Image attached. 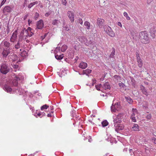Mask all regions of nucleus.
<instances>
[{"label": "nucleus", "instance_id": "nucleus-1", "mask_svg": "<svg viewBox=\"0 0 156 156\" xmlns=\"http://www.w3.org/2000/svg\"><path fill=\"white\" fill-rule=\"evenodd\" d=\"M24 79L23 75L22 74H19L18 75L14 76V79L12 81L7 82L5 84L3 89L7 93L10 94L16 93L20 95L23 94L24 91L21 88H18V87L14 88L12 86H17L18 85L19 81H22Z\"/></svg>", "mask_w": 156, "mask_h": 156}, {"label": "nucleus", "instance_id": "nucleus-2", "mask_svg": "<svg viewBox=\"0 0 156 156\" xmlns=\"http://www.w3.org/2000/svg\"><path fill=\"white\" fill-rule=\"evenodd\" d=\"M139 38L143 43L148 44L150 42L148 35L146 31H142L140 33Z\"/></svg>", "mask_w": 156, "mask_h": 156}, {"label": "nucleus", "instance_id": "nucleus-3", "mask_svg": "<svg viewBox=\"0 0 156 156\" xmlns=\"http://www.w3.org/2000/svg\"><path fill=\"white\" fill-rule=\"evenodd\" d=\"M20 36V37H22L23 38L24 40L26 41L27 43H29L30 42L29 38L30 37L28 35V32L26 30V29L24 28L21 31Z\"/></svg>", "mask_w": 156, "mask_h": 156}, {"label": "nucleus", "instance_id": "nucleus-4", "mask_svg": "<svg viewBox=\"0 0 156 156\" xmlns=\"http://www.w3.org/2000/svg\"><path fill=\"white\" fill-rule=\"evenodd\" d=\"M104 29L105 32L109 36L112 37H115V34L110 27L106 25L104 27Z\"/></svg>", "mask_w": 156, "mask_h": 156}, {"label": "nucleus", "instance_id": "nucleus-5", "mask_svg": "<svg viewBox=\"0 0 156 156\" xmlns=\"http://www.w3.org/2000/svg\"><path fill=\"white\" fill-rule=\"evenodd\" d=\"M9 70L10 69L5 62L2 64L0 69L1 73L4 74H6L9 71Z\"/></svg>", "mask_w": 156, "mask_h": 156}, {"label": "nucleus", "instance_id": "nucleus-6", "mask_svg": "<svg viewBox=\"0 0 156 156\" xmlns=\"http://www.w3.org/2000/svg\"><path fill=\"white\" fill-rule=\"evenodd\" d=\"M115 122H114V124L115 130L116 132H118L119 130H122L124 129V126L123 124L116 122L117 121L115 120Z\"/></svg>", "mask_w": 156, "mask_h": 156}, {"label": "nucleus", "instance_id": "nucleus-7", "mask_svg": "<svg viewBox=\"0 0 156 156\" xmlns=\"http://www.w3.org/2000/svg\"><path fill=\"white\" fill-rule=\"evenodd\" d=\"M111 109L112 112H114L119 110L120 109V103L119 102H117L114 105L113 104H112L111 106Z\"/></svg>", "mask_w": 156, "mask_h": 156}, {"label": "nucleus", "instance_id": "nucleus-8", "mask_svg": "<svg viewBox=\"0 0 156 156\" xmlns=\"http://www.w3.org/2000/svg\"><path fill=\"white\" fill-rule=\"evenodd\" d=\"M123 115L122 113H119L118 114L117 117L115 118L113 117V122H115V120L116 121V122H118L119 123H121L122 122L121 119L123 117Z\"/></svg>", "mask_w": 156, "mask_h": 156}, {"label": "nucleus", "instance_id": "nucleus-9", "mask_svg": "<svg viewBox=\"0 0 156 156\" xmlns=\"http://www.w3.org/2000/svg\"><path fill=\"white\" fill-rule=\"evenodd\" d=\"M12 10V8L9 6H6L4 8L3 12L5 14L11 12Z\"/></svg>", "mask_w": 156, "mask_h": 156}, {"label": "nucleus", "instance_id": "nucleus-10", "mask_svg": "<svg viewBox=\"0 0 156 156\" xmlns=\"http://www.w3.org/2000/svg\"><path fill=\"white\" fill-rule=\"evenodd\" d=\"M44 26V23L43 20H40L38 21L37 23V28L38 29H41Z\"/></svg>", "mask_w": 156, "mask_h": 156}, {"label": "nucleus", "instance_id": "nucleus-11", "mask_svg": "<svg viewBox=\"0 0 156 156\" xmlns=\"http://www.w3.org/2000/svg\"><path fill=\"white\" fill-rule=\"evenodd\" d=\"M67 15L68 16L70 21L73 22L74 20V15L73 13L70 11H69L67 12Z\"/></svg>", "mask_w": 156, "mask_h": 156}, {"label": "nucleus", "instance_id": "nucleus-12", "mask_svg": "<svg viewBox=\"0 0 156 156\" xmlns=\"http://www.w3.org/2000/svg\"><path fill=\"white\" fill-rule=\"evenodd\" d=\"M10 48H9L8 49L6 48V49H4L3 52H2V54L4 57H6L10 53V50H11Z\"/></svg>", "mask_w": 156, "mask_h": 156}, {"label": "nucleus", "instance_id": "nucleus-13", "mask_svg": "<svg viewBox=\"0 0 156 156\" xmlns=\"http://www.w3.org/2000/svg\"><path fill=\"white\" fill-rule=\"evenodd\" d=\"M17 30H16L13 33L10 38V41L12 42H14L17 37Z\"/></svg>", "mask_w": 156, "mask_h": 156}, {"label": "nucleus", "instance_id": "nucleus-14", "mask_svg": "<svg viewBox=\"0 0 156 156\" xmlns=\"http://www.w3.org/2000/svg\"><path fill=\"white\" fill-rule=\"evenodd\" d=\"M4 46L5 47L7 48H9L10 46V43L5 41H3L1 44L0 46Z\"/></svg>", "mask_w": 156, "mask_h": 156}, {"label": "nucleus", "instance_id": "nucleus-15", "mask_svg": "<svg viewBox=\"0 0 156 156\" xmlns=\"http://www.w3.org/2000/svg\"><path fill=\"white\" fill-rule=\"evenodd\" d=\"M79 40L81 43H84L86 45H87V42H86L87 41V39L84 37L83 36H80L78 38ZM87 45L89 44H87Z\"/></svg>", "mask_w": 156, "mask_h": 156}, {"label": "nucleus", "instance_id": "nucleus-16", "mask_svg": "<svg viewBox=\"0 0 156 156\" xmlns=\"http://www.w3.org/2000/svg\"><path fill=\"white\" fill-rule=\"evenodd\" d=\"M150 33L156 32V26H154L153 24H151L150 25Z\"/></svg>", "mask_w": 156, "mask_h": 156}, {"label": "nucleus", "instance_id": "nucleus-17", "mask_svg": "<svg viewBox=\"0 0 156 156\" xmlns=\"http://www.w3.org/2000/svg\"><path fill=\"white\" fill-rule=\"evenodd\" d=\"M104 20L101 18H98L97 20V24L98 26L100 28L102 27V25L103 23Z\"/></svg>", "mask_w": 156, "mask_h": 156}, {"label": "nucleus", "instance_id": "nucleus-18", "mask_svg": "<svg viewBox=\"0 0 156 156\" xmlns=\"http://www.w3.org/2000/svg\"><path fill=\"white\" fill-rule=\"evenodd\" d=\"M87 66V64L83 62H80L79 65V67L83 69H85Z\"/></svg>", "mask_w": 156, "mask_h": 156}, {"label": "nucleus", "instance_id": "nucleus-19", "mask_svg": "<svg viewBox=\"0 0 156 156\" xmlns=\"http://www.w3.org/2000/svg\"><path fill=\"white\" fill-rule=\"evenodd\" d=\"M102 88L105 90H110L111 88V87L109 83L106 82L102 86Z\"/></svg>", "mask_w": 156, "mask_h": 156}, {"label": "nucleus", "instance_id": "nucleus-20", "mask_svg": "<svg viewBox=\"0 0 156 156\" xmlns=\"http://www.w3.org/2000/svg\"><path fill=\"white\" fill-rule=\"evenodd\" d=\"M140 88L142 91V92L144 94L146 95V96H147L148 95L147 90L146 89L145 87L141 85L140 86Z\"/></svg>", "mask_w": 156, "mask_h": 156}, {"label": "nucleus", "instance_id": "nucleus-21", "mask_svg": "<svg viewBox=\"0 0 156 156\" xmlns=\"http://www.w3.org/2000/svg\"><path fill=\"white\" fill-rule=\"evenodd\" d=\"M139 126L138 124H133L132 127L133 130L134 131H137L139 130Z\"/></svg>", "mask_w": 156, "mask_h": 156}, {"label": "nucleus", "instance_id": "nucleus-22", "mask_svg": "<svg viewBox=\"0 0 156 156\" xmlns=\"http://www.w3.org/2000/svg\"><path fill=\"white\" fill-rule=\"evenodd\" d=\"M74 111L72 110L71 112V114L72 115V116H73V117H75L76 119V123L78 122V120H79L80 118H79V115H77L75 113L74 115H73V113H74Z\"/></svg>", "mask_w": 156, "mask_h": 156}, {"label": "nucleus", "instance_id": "nucleus-23", "mask_svg": "<svg viewBox=\"0 0 156 156\" xmlns=\"http://www.w3.org/2000/svg\"><path fill=\"white\" fill-rule=\"evenodd\" d=\"M45 113L44 112H39L37 114L35 113L34 114V115L37 118L38 117H39L40 118H41L43 116L45 115Z\"/></svg>", "mask_w": 156, "mask_h": 156}, {"label": "nucleus", "instance_id": "nucleus-24", "mask_svg": "<svg viewBox=\"0 0 156 156\" xmlns=\"http://www.w3.org/2000/svg\"><path fill=\"white\" fill-rule=\"evenodd\" d=\"M84 24L87 30H89L90 29L91 25L90 23L88 22L87 21H85L84 23Z\"/></svg>", "mask_w": 156, "mask_h": 156}, {"label": "nucleus", "instance_id": "nucleus-25", "mask_svg": "<svg viewBox=\"0 0 156 156\" xmlns=\"http://www.w3.org/2000/svg\"><path fill=\"white\" fill-rule=\"evenodd\" d=\"M55 55V58L58 60H60L62 59L63 57V54L59 55L57 54Z\"/></svg>", "mask_w": 156, "mask_h": 156}, {"label": "nucleus", "instance_id": "nucleus-26", "mask_svg": "<svg viewBox=\"0 0 156 156\" xmlns=\"http://www.w3.org/2000/svg\"><path fill=\"white\" fill-rule=\"evenodd\" d=\"M31 30L32 29L30 27H28L27 29L26 30L28 32V35H29V36L30 37L34 34V33L31 31Z\"/></svg>", "mask_w": 156, "mask_h": 156}, {"label": "nucleus", "instance_id": "nucleus-27", "mask_svg": "<svg viewBox=\"0 0 156 156\" xmlns=\"http://www.w3.org/2000/svg\"><path fill=\"white\" fill-rule=\"evenodd\" d=\"M21 41L19 40L17 43V44L15 45L14 46L15 48L16 49L20 48L21 46Z\"/></svg>", "mask_w": 156, "mask_h": 156}, {"label": "nucleus", "instance_id": "nucleus-28", "mask_svg": "<svg viewBox=\"0 0 156 156\" xmlns=\"http://www.w3.org/2000/svg\"><path fill=\"white\" fill-rule=\"evenodd\" d=\"M20 55L23 58H24L26 57L27 55V53L26 51H23L21 52Z\"/></svg>", "mask_w": 156, "mask_h": 156}, {"label": "nucleus", "instance_id": "nucleus-29", "mask_svg": "<svg viewBox=\"0 0 156 156\" xmlns=\"http://www.w3.org/2000/svg\"><path fill=\"white\" fill-rule=\"evenodd\" d=\"M131 116H135L137 113V110L136 108H133L132 111Z\"/></svg>", "mask_w": 156, "mask_h": 156}, {"label": "nucleus", "instance_id": "nucleus-30", "mask_svg": "<svg viewBox=\"0 0 156 156\" xmlns=\"http://www.w3.org/2000/svg\"><path fill=\"white\" fill-rule=\"evenodd\" d=\"M91 72V70L89 69H87L86 70H83V74H86L87 75H88V74L90 73Z\"/></svg>", "mask_w": 156, "mask_h": 156}, {"label": "nucleus", "instance_id": "nucleus-31", "mask_svg": "<svg viewBox=\"0 0 156 156\" xmlns=\"http://www.w3.org/2000/svg\"><path fill=\"white\" fill-rule=\"evenodd\" d=\"M112 51L110 55V57L111 58H113L114 57V55H115V49L114 48H112Z\"/></svg>", "mask_w": 156, "mask_h": 156}, {"label": "nucleus", "instance_id": "nucleus-32", "mask_svg": "<svg viewBox=\"0 0 156 156\" xmlns=\"http://www.w3.org/2000/svg\"><path fill=\"white\" fill-rule=\"evenodd\" d=\"M108 124V123L106 120H105L101 122V125L103 127L107 126Z\"/></svg>", "mask_w": 156, "mask_h": 156}, {"label": "nucleus", "instance_id": "nucleus-33", "mask_svg": "<svg viewBox=\"0 0 156 156\" xmlns=\"http://www.w3.org/2000/svg\"><path fill=\"white\" fill-rule=\"evenodd\" d=\"M60 48L59 47L56 48L54 51L55 54H58V53L60 54Z\"/></svg>", "mask_w": 156, "mask_h": 156}, {"label": "nucleus", "instance_id": "nucleus-34", "mask_svg": "<svg viewBox=\"0 0 156 156\" xmlns=\"http://www.w3.org/2000/svg\"><path fill=\"white\" fill-rule=\"evenodd\" d=\"M67 46L66 45L64 44L62 47L61 51L62 52H64L67 49Z\"/></svg>", "mask_w": 156, "mask_h": 156}, {"label": "nucleus", "instance_id": "nucleus-35", "mask_svg": "<svg viewBox=\"0 0 156 156\" xmlns=\"http://www.w3.org/2000/svg\"><path fill=\"white\" fill-rule=\"evenodd\" d=\"M134 156H141V154L139 151H135L133 152Z\"/></svg>", "mask_w": 156, "mask_h": 156}, {"label": "nucleus", "instance_id": "nucleus-36", "mask_svg": "<svg viewBox=\"0 0 156 156\" xmlns=\"http://www.w3.org/2000/svg\"><path fill=\"white\" fill-rule=\"evenodd\" d=\"M60 22V21L58 20H54L52 22V24L53 25L57 26Z\"/></svg>", "mask_w": 156, "mask_h": 156}, {"label": "nucleus", "instance_id": "nucleus-37", "mask_svg": "<svg viewBox=\"0 0 156 156\" xmlns=\"http://www.w3.org/2000/svg\"><path fill=\"white\" fill-rule=\"evenodd\" d=\"M11 57L10 58H12V60L13 61L16 60L18 59V57L16 55L13 54Z\"/></svg>", "mask_w": 156, "mask_h": 156}, {"label": "nucleus", "instance_id": "nucleus-38", "mask_svg": "<svg viewBox=\"0 0 156 156\" xmlns=\"http://www.w3.org/2000/svg\"><path fill=\"white\" fill-rule=\"evenodd\" d=\"M137 62L138 66L140 68H141L143 66V62L142 60H141Z\"/></svg>", "mask_w": 156, "mask_h": 156}, {"label": "nucleus", "instance_id": "nucleus-39", "mask_svg": "<svg viewBox=\"0 0 156 156\" xmlns=\"http://www.w3.org/2000/svg\"><path fill=\"white\" fill-rule=\"evenodd\" d=\"M123 15L126 17L127 20H129L130 19V17L128 16L127 13L126 12H124Z\"/></svg>", "mask_w": 156, "mask_h": 156}, {"label": "nucleus", "instance_id": "nucleus-40", "mask_svg": "<svg viewBox=\"0 0 156 156\" xmlns=\"http://www.w3.org/2000/svg\"><path fill=\"white\" fill-rule=\"evenodd\" d=\"M126 98L129 103L131 104L133 100L130 98L129 97H126Z\"/></svg>", "mask_w": 156, "mask_h": 156}, {"label": "nucleus", "instance_id": "nucleus-41", "mask_svg": "<svg viewBox=\"0 0 156 156\" xmlns=\"http://www.w3.org/2000/svg\"><path fill=\"white\" fill-rule=\"evenodd\" d=\"M130 119L132 120V121L133 122H136V119L135 116H130Z\"/></svg>", "mask_w": 156, "mask_h": 156}, {"label": "nucleus", "instance_id": "nucleus-42", "mask_svg": "<svg viewBox=\"0 0 156 156\" xmlns=\"http://www.w3.org/2000/svg\"><path fill=\"white\" fill-rule=\"evenodd\" d=\"M96 89L98 90H100V88L101 87H102V85L101 84H99L95 86Z\"/></svg>", "mask_w": 156, "mask_h": 156}, {"label": "nucleus", "instance_id": "nucleus-43", "mask_svg": "<svg viewBox=\"0 0 156 156\" xmlns=\"http://www.w3.org/2000/svg\"><path fill=\"white\" fill-rule=\"evenodd\" d=\"M115 79L117 81H118L120 80V77L119 76L115 75L114 76Z\"/></svg>", "mask_w": 156, "mask_h": 156}, {"label": "nucleus", "instance_id": "nucleus-44", "mask_svg": "<svg viewBox=\"0 0 156 156\" xmlns=\"http://www.w3.org/2000/svg\"><path fill=\"white\" fill-rule=\"evenodd\" d=\"M48 107V106L46 105H44L41 107V110H44V109H46Z\"/></svg>", "mask_w": 156, "mask_h": 156}, {"label": "nucleus", "instance_id": "nucleus-45", "mask_svg": "<svg viewBox=\"0 0 156 156\" xmlns=\"http://www.w3.org/2000/svg\"><path fill=\"white\" fill-rule=\"evenodd\" d=\"M63 28L66 31H68L69 29V28L67 25H64L63 26Z\"/></svg>", "mask_w": 156, "mask_h": 156}, {"label": "nucleus", "instance_id": "nucleus-46", "mask_svg": "<svg viewBox=\"0 0 156 156\" xmlns=\"http://www.w3.org/2000/svg\"><path fill=\"white\" fill-rule=\"evenodd\" d=\"M39 16V14L37 12H36L35 14L34 18L35 20L37 19Z\"/></svg>", "mask_w": 156, "mask_h": 156}, {"label": "nucleus", "instance_id": "nucleus-47", "mask_svg": "<svg viewBox=\"0 0 156 156\" xmlns=\"http://www.w3.org/2000/svg\"><path fill=\"white\" fill-rule=\"evenodd\" d=\"M119 85L120 88L124 87L125 86L124 84L122 82L121 83H119Z\"/></svg>", "mask_w": 156, "mask_h": 156}, {"label": "nucleus", "instance_id": "nucleus-48", "mask_svg": "<svg viewBox=\"0 0 156 156\" xmlns=\"http://www.w3.org/2000/svg\"><path fill=\"white\" fill-rule=\"evenodd\" d=\"M145 105H143V107L144 109H146L148 108V103L147 102H145Z\"/></svg>", "mask_w": 156, "mask_h": 156}, {"label": "nucleus", "instance_id": "nucleus-49", "mask_svg": "<svg viewBox=\"0 0 156 156\" xmlns=\"http://www.w3.org/2000/svg\"><path fill=\"white\" fill-rule=\"evenodd\" d=\"M125 29L126 30L129 31L130 32L131 35H133V33L132 32V31H133V30L131 28H126Z\"/></svg>", "mask_w": 156, "mask_h": 156}, {"label": "nucleus", "instance_id": "nucleus-50", "mask_svg": "<svg viewBox=\"0 0 156 156\" xmlns=\"http://www.w3.org/2000/svg\"><path fill=\"white\" fill-rule=\"evenodd\" d=\"M41 94L38 92H35L34 93V95L35 96H41Z\"/></svg>", "mask_w": 156, "mask_h": 156}, {"label": "nucleus", "instance_id": "nucleus-51", "mask_svg": "<svg viewBox=\"0 0 156 156\" xmlns=\"http://www.w3.org/2000/svg\"><path fill=\"white\" fill-rule=\"evenodd\" d=\"M151 118V114H149L147 115L146 116V118L148 120L150 119Z\"/></svg>", "mask_w": 156, "mask_h": 156}, {"label": "nucleus", "instance_id": "nucleus-52", "mask_svg": "<svg viewBox=\"0 0 156 156\" xmlns=\"http://www.w3.org/2000/svg\"><path fill=\"white\" fill-rule=\"evenodd\" d=\"M156 32H154V33H150L151 34V36L153 38H155V33H156Z\"/></svg>", "mask_w": 156, "mask_h": 156}, {"label": "nucleus", "instance_id": "nucleus-53", "mask_svg": "<svg viewBox=\"0 0 156 156\" xmlns=\"http://www.w3.org/2000/svg\"><path fill=\"white\" fill-rule=\"evenodd\" d=\"M78 22L80 23L82 25L83 23V21L81 19H79L78 20Z\"/></svg>", "mask_w": 156, "mask_h": 156}, {"label": "nucleus", "instance_id": "nucleus-54", "mask_svg": "<svg viewBox=\"0 0 156 156\" xmlns=\"http://www.w3.org/2000/svg\"><path fill=\"white\" fill-rule=\"evenodd\" d=\"M6 0H3V1H2L0 5V7H1L2 6V5H3L4 4V3L6 2Z\"/></svg>", "mask_w": 156, "mask_h": 156}, {"label": "nucleus", "instance_id": "nucleus-55", "mask_svg": "<svg viewBox=\"0 0 156 156\" xmlns=\"http://www.w3.org/2000/svg\"><path fill=\"white\" fill-rule=\"evenodd\" d=\"M66 3H67V2H66V0H62V4L63 5H66Z\"/></svg>", "mask_w": 156, "mask_h": 156}, {"label": "nucleus", "instance_id": "nucleus-56", "mask_svg": "<svg viewBox=\"0 0 156 156\" xmlns=\"http://www.w3.org/2000/svg\"><path fill=\"white\" fill-rule=\"evenodd\" d=\"M34 5L32 2L31 3L28 5V8L29 9L31 8L32 7H33L34 6Z\"/></svg>", "mask_w": 156, "mask_h": 156}, {"label": "nucleus", "instance_id": "nucleus-57", "mask_svg": "<svg viewBox=\"0 0 156 156\" xmlns=\"http://www.w3.org/2000/svg\"><path fill=\"white\" fill-rule=\"evenodd\" d=\"M51 14V12H48L46 13L45 14V16H49Z\"/></svg>", "mask_w": 156, "mask_h": 156}, {"label": "nucleus", "instance_id": "nucleus-58", "mask_svg": "<svg viewBox=\"0 0 156 156\" xmlns=\"http://www.w3.org/2000/svg\"><path fill=\"white\" fill-rule=\"evenodd\" d=\"M152 140L154 143L156 144V138L154 137L152 138Z\"/></svg>", "mask_w": 156, "mask_h": 156}, {"label": "nucleus", "instance_id": "nucleus-59", "mask_svg": "<svg viewBox=\"0 0 156 156\" xmlns=\"http://www.w3.org/2000/svg\"><path fill=\"white\" fill-rule=\"evenodd\" d=\"M118 25L120 27H122V24L120 22H119L118 23Z\"/></svg>", "mask_w": 156, "mask_h": 156}, {"label": "nucleus", "instance_id": "nucleus-60", "mask_svg": "<svg viewBox=\"0 0 156 156\" xmlns=\"http://www.w3.org/2000/svg\"><path fill=\"white\" fill-rule=\"evenodd\" d=\"M142 59L140 58V56L138 57H136L137 61L141 60Z\"/></svg>", "mask_w": 156, "mask_h": 156}, {"label": "nucleus", "instance_id": "nucleus-61", "mask_svg": "<svg viewBox=\"0 0 156 156\" xmlns=\"http://www.w3.org/2000/svg\"><path fill=\"white\" fill-rule=\"evenodd\" d=\"M34 5H36L38 4V2L37 1H36L34 2H32Z\"/></svg>", "mask_w": 156, "mask_h": 156}, {"label": "nucleus", "instance_id": "nucleus-62", "mask_svg": "<svg viewBox=\"0 0 156 156\" xmlns=\"http://www.w3.org/2000/svg\"><path fill=\"white\" fill-rule=\"evenodd\" d=\"M136 57H138L140 56L138 52H136Z\"/></svg>", "mask_w": 156, "mask_h": 156}, {"label": "nucleus", "instance_id": "nucleus-63", "mask_svg": "<svg viewBox=\"0 0 156 156\" xmlns=\"http://www.w3.org/2000/svg\"><path fill=\"white\" fill-rule=\"evenodd\" d=\"M79 59V57L78 56L76 57V58L75 59V60L76 62L77 61V60Z\"/></svg>", "mask_w": 156, "mask_h": 156}, {"label": "nucleus", "instance_id": "nucleus-64", "mask_svg": "<svg viewBox=\"0 0 156 156\" xmlns=\"http://www.w3.org/2000/svg\"><path fill=\"white\" fill-rule=\"evenodd\" d=\"M89 137H90V138L88 139V141L89 142H90L92 141V139L91 138V137L90 136Z\"/></svg>", "mask_w": 156, "mask_h": 156}]
</instances>
